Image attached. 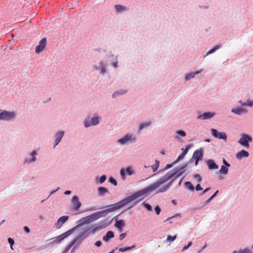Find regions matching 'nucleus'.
<instances>
[{"instance_id": "obj_25", "label": "nucleus", "mask_w": 253, "mask_h": 253, "mask_svg": "<svg viewBox=\"0 0 253 253\" xmlns=\"http://www.w3.org/2000/svg\"><path fill=\"white\" fill-rule=\"evenodd\" d=\"M98 195L100 197L103 196L106 193H109L108 189L105 187L100 186L98 187Z\"/></svg>"}, {"instance_id": "obj_38", "label": "nucleus", "mask_w": 253, "mask_h": 253, "mask_svg": "<svg viewBox=\"0 0 253 253\" xmlns=\"http://www.w3.org/2000/svg\"><path fill=\"white\" fill-rule=\"evenodd\" d=\"M230 167H228L227 166H221V168L219 171V172L223 175H226L228 173L229 168Z\"/></svg>"}, {"instance_id": "obj_21", "label": "nucleus", "mask_w": 253, "mask_h": 253, "mask_svg": "<svg viewBox=\"0 0 253 253\" xmlns=\"http://www.w3.org/2000/svg\"><path fill=\"white\" fill-rule=\"evenodd\" d=\"M125 225V221L124 219H119V220H116V222H115L114 224V226L118 229V230L120 232H122L123 230V228Z\"/></svg>"}, {"instance_id": "obj_7", "label": "nucleus", "mask_w": 253, "mask_h": 253, "mask_svg": "<svg viewBox=\"0 0 253 253\" xmlns=\"http://www.w3.org/2000/svg\"><path fill=\"white\" fill-rule=\"evenodd\" d=\"M101 118L98 116H95L92 117L90 121L89 118L85 119L84 121V125L85 128L89 127L90 126H95L99 123Z\"/></svg>"}, {"instance_id": "obj_54", "label": "nucleus", "mask_w": 253, "mask_h": 253, "mask_svg": "<svg viewBox=\"0 0 253 253\" xmlns=\"http://www.w3.org/2000/svg\"><path fill=\"white\" fill-rule=\"evenodd\" d=\"M50 240H53V241L48 243V245L49 247H52L55 244H60L57 239L55 238V237L51 238Z\"/></svg>"}, {"instance_id": "obj_13", "label": "nucleus", "mask_w": 253, "mask_h": 253, "mask_svg": "<svg viewBox=\"0 0 253 253\" xmlns=\"http://www.w3.org/2000/svg\"><path fill=\"white\" fill-rule=\"evenodd\" d=\"M215 114L212 112H206L203 113L202 114H200L198 116L197 119L199 120H210L213 118L215 116Z\"/></svg>"}, {"instance_id": "obj_35", "label": "nucleus", "mask_w": 253, "mask_h": 253, "mask_svg": "<svg viewBox=\"0 0 253 253\" xmlns=\"http://www.w3.org/2000/svg\"><path fill=\"white\" fill-rule=\"evenodd\" d=\"M184 186L188 190H189L191 191H194L195 190V187L194 186L193 184L190 181H187L184 182Z\"/></svg>"}, {"instance_id": "obj_32", "label": "nucleus", "mask_w": 253, "mask_h": 253, "mask_svg": "<svg viewBox=\"0 0 253 253\" xmlns=\"http://www.w3.org/2000/svg\"><path fill=\"white\" fill-rule=\"evenodd\" d=\"M135 248H136V244L134 243L131 246H127V247H125L120 248L119 249V251L120 252L124 253V252H125L135 249Z\"/></svg>"}, {"instance_id": "obj_42", "label": "nucleus", "mask_w": 253, "mask_h": 253, "mask_svg": "<svg viewBox=\"0 0 253 253\" xmlns=\"http://www.w3.org/2000/svg\"><path fill=\"white\" fill-rule=\"evenodd\" d=\"M193 144L192 143H190L188 145H186V148H182L181 149V150H182V153L181 154H182L183 155H184V156H186V155L187 154L189 150L192 148L193 147Z\"/></svg>"}, {"instance_id": "obj_27", "label": "nucleus", "mask_w": 253, "mask_h": 253, "mask_svg": "<svg viewBox=\"0 0 253 253\" xmlns=\"http://www.w3.org/2000/svg\"><path fill=\"white\" fill-rule=\"evenodd\" d=\"M80 222H81L83 226V225L88 224L91 222L90 221L89 215H87V216L81 218L80 219L77 220V223H79Z\"/></svg>"}, {"instance_id": "obj_46", "label": "nucleus", "mask_w": 253, "mask_h": 253, "mask_svg": "<svg viewBox=\"0 0 253 253\" xmlns=\"http://www.w3.org/2000/svg\"><path fill=\"white\" fill-rule=\"evenodd\" d=\"M181 216V214L180 213H176V214H174V215H173L172 216L168 217L167 219H166L164 221V222L169 221V223H172L173 222V221H171V219H172L173 218H175L176 217H179V218H180Z\"/></svg>"}, {"instance_id": "obj_55", "label": "nucleus", "mask_w": 253, "mask_h": 253, "mask_svg": "<svg viewBox=\"0 0 253 253\" xmlns=\"http://www.w3.org/2000/svg\"><path fill=\"white\" fill-rule=\"evenodd\" d=\"M177 238V235H175L174 236L168 235L167 238V241L172 242H173Z\"/></svg>"}, {"instance_id": "obj_24", "label": "nucleus", "mask_w": 253, "mask_h": 253, "mask_svg": "<svg viewBox=\"0 0 253 253\" xmlns=\"http://www.w3.org/2000/svg\"><path fill=\"white\" fill-rule=\"evenodd\" d=\"M136 199L137 198L136 197V196L134 193L133 194L128 196L122 200H123V202H124L126 206V205L132 202Z\"/></svg>"}, {"instance_id": "obj_9", "label": "nucleus", "mask_w": 253, "mask_h": 253, "mask_svg": "<svg viewBox=\"0 0 253 253\" xmlns=\"http://www.w3.org/2000/svg\"><path fill=\"white\" fill-rule=\"evenodd\" d=\"M120 173L121 178L124 180L126 178V175L129 176L133 175L134 173V170L131 167H127L125 169H121Z\"/></svg>"}, {"instance_id": "obj_63", "label": "nucleus", "mask_w": 253, "mask_h": 253, "mask_svg": "<svg viewBox=\"0 0 253 253\" xmlns=\"http://www.w3.org/2000/svg\"><path fill=\"white\" fill-rule=\"evenodd\" d=\"M193 177L197 179V180L200 182L202 180V178L199 173H195L193 174Z\"/></svg>"}, {"instance_id": "obj_57", "label": "nucleus", "mask_w": 253, "mask_h": 253, "mask_svg": "<svg viewBox=\"0 0 253 253\" xmlns=\"http://www.w3.org/2000/svg\"><path fill=\"white\" fill-rule=\"evenodd\" d=\"M108 181L114 186H117L118 184L117 181L116 179L111 176L108 179Z\"/></svg>"}, {"instance_id": "obj_11", "label": "nucleus", "mask_w": 253, "mask_h": 253, "mask_svg": "<svg viewBox=\"0 0 253 253\" xmlns=\"http://www.w3.org/2000/svg\"><path fill=\"white\" fill-rule=\"evenodd\" d=\"M72 208L74 210H78L82 206V203L80 201L78 196L74 195L71 200Z\"/></svg>"}, {"instance_id": "obj_60", "label": "nucleus", "mask_w": 253, "mask_h": 253, "mask_svg": "<svg viewBox=\"0 0 253 253\" xmlns=\"http://www.w3.org/2000/svg\"><path fill=\"white\" fill-rule=\"evenodd\" d=\"M185 156H184V155H183L182 154H180L177 158V159L174 161V163H175V164L177 163H178L179 162L182 161L184 157Z\"/></svg>"}, {"instance_id": "obj_19", "label": "nucleus", "mask_w": 253, "mask_h": 253, "mask_svg": "<svg viewBox=\"0 0 253 253\" xmlns=\"http://www.w3.org/2000/svg\"><path fill=\"white\" fill-rule=\"evenodd\" d=\"M188 166V164H183L180 166H179L177 168L174 169V170L175 171L177 175L178 174H180V176L185 171V170H184L187 166Z\"/></svg>"}, {"instance_id": "obj_44", "label": "nucleus", "mask_w": 253, "mask_h": 253, "mask_svg": "<svg viewBox=\"0 0 253 253\" xmlns=\"http://www.w3.org/2000/svg\"><path fill=\"white\" fill-rule=\"evenodd\" d=\"M98 218L105 217L108 215L105 209L96 212Z\"/></svg>"}, {"instance_id": "obj_59", "label": "nucleus", "mask_w": 253, "mask_h": 253, "mask_svg": "<svg viewBox=\"0 0 253 253\" xmlns=\"http://www.w3.org/2000/svg\"><path fill=\"white\" fill-rule=\"evenodd\" d=\"M116 204L119 210L126 206L123 200L120 201L117 203H116Z\"/></svg>"}, {"instance_id": "obj_37", "label": "nucleus", "mask_w": 253, "mask_h": 253, "mask_svg": "<svg viewBox=\"0 0 253 253\" xmlns=\"http://www.w3.org/2000/svg\"><path fill=\"white\" fill-rule=\"evenodd\" d=\"M99 67H100L99 70V72L101 75H104L106 73L107 71L106 69V67L104 64V62L103 61H100L99 63Z\"/></svg>"}, {"instance_id": "obj_51", "label": "nucleus", "mask_w": 253, "mask_h": 253, "mask_svg": "<svg viewBox=\"0 0 253 253\" xmlns=\"http://www.w3.org/2000/svg\"><path fill=\"white\" fill-rule=\"evenodd\" d=\"M88 215L91 222L99 219L96 212H94Z\"/></svg>"}, {"instance_id": "obj_15", "label": "nucleus", "mask_w": 253, "mask_h": 253, "mask_svg": "<svg viewBox=\"0 0 253 253\" xmlns=\"http://www.w3.org/2000/svg\"><path fill=\"white\" fill-rule=\"evenodd\" d=\"M65 132L63 130H58L55 134V139L54 142V147L57 146L61 141L64 135Z\"/></svg>"}, {"instance_id": "obj_30", "label": "nucleus", "mask_w": 253, "mask_h": 253, "mask_svg": "<svg viewBox=\"0 0 253 253\" xmlns=\"http://www.w3.org/2000/svg\"><path fill=\"white\" fill-rule=\"evenodd\" d=\"M91 227L89 226H86L82 229L81 232L85 236L86 238H87L90 234H91Z\"/></svg>"}, {"instance_id": "obj_52", "label": "nucleus", "mask_w": 253, "mask_h": 253, "mask_svg": "<svg viewBox=\"0 0 253 253\" xmlns=\"http://www.w3.org/2000/svg\"><path fill=\"white\" fill-rule=\"evenodd\" d=\"M103 227L102 225H100L99 226L93 227L92 229L91 228V232L92 234H95L97 231L103 229Z\"/></svg>"}, {"instance_id": "obj_64", "label": "nucleus", "mask_w": 253, "mask_h": 253, "mask_svg": "<svg viewBox=\"0 0 253 253\" xmlns=\"http://www.w3.org/2000/svg\"><path fill=\"white\" fill-rule=\"evenodd\" d=\"M154 211L157 215H159L160 214L162 210H161L160 207L159 206L157 205L154 208Z\"/></svg>"}, {"instance_id": "obj_12", "label": "nucleus", "mask_w": 253, "mask_h": 253, "mask_svg": "<svg viewBox=\"0 0 253 253\" xmlns=\"http://www.w3.org/2000/svg\"><path fill=\"white\" fill-rule=\"evenodd\" d=\"M37 155V151L36 150H33L30 154V156L31 157V158H26L23 162V164H30L36 162L37 160V158L36 156Z\"/></svg>"}, {"instance_id": "obj_18", "label": "nucleus", "mask_w": 253, "mask_h": 253, "mask_svg": "<svg viewBox=\"0 0 253 253\" xmlns=\"http://www.w3.org/2000/svg\"><path fill=\"white\" fill-rule=\"evenodd\" d=\"M231 112L234 113L235 114L240 116L244 113H247L248 112V110L247 109L242 108L241 107H238L237 108H232L231 109Z\"/></svg>"}, {"instance_id": "obj_41", "label": "nucleus", "mask_w": 253, "mask_h": 253, "mask_svg": "<svg viewBox=\"0 0 253 253\" xmlns=\"http://www.w3.org/2000/svg\"><path fill=\"white\" fill-rule=\"evenodd\" d=\"M152 124L151 121H149L148 122H143L141 123L139 126V130H142L144 128H147L149 126Z\"/></svg>"}, {"instance_id": "obj_61", "label": "nucleus", "mask_w": 253, "mask_h": 253, "mask_svg": "<svg viewBox=\"0 0 253 253\" xmlns=\"http://www.w3.org/2000/svg\"><path fill=\"white\" fill-rule=\"evenodd\" d=\"M206 205H207V204H205V202H204L203 203H202L201 204L199 205L197 207H195L193 209V210L199 211V210L202 209L204 207V206H205Z\"/></svg>"}, {"instance_id": "obj_39", "label": "nucleus", "mask_w": 253, "mask_h": 253, "mask_svg": "<svg viewBox=\"0 0 253 253\" xmlns=\"http://www.w3.org/2000/svg\"><path fill=\"white\" fill-rule=\"evenodd\" d=\"M239 103L242 106H249L251 107L253 106V100L248 99L246 102H242V100H239Z\"/></svg>"}, {"instance_id": "obj_49", "label": "nucleus", "mask_w": 253, "mask_h": 253, "mask_svg": "<svg viewBox=\"0 0 253 253\" xmlns=\"http://www.w3.org/2000/svg\"><path fill=\"white\" fill-rule=\"evenodd\" d=\"M219 190H216L209 199L205 201V204H209L218 193Z\"/></svg>"}, {"instance_id": "obj_2", "label": "nucleus", "mask_w": 253, "mask_h": 253, "mask_svg": "<svg viewBox=\"0 0 253 253\" xmlns=\"http://www.w3.org/2000/svg\"><path fill=\"white\" fill-rule=\"evenodd\" d=\"M160 186L158 183L157 181H156L154 183L151 184L150 185L144 187L143 189H141L134 193L136 198H138L141 196H143V198L141 200L137 201H135L132 205H130L128 207L126 211L129 210L131 209L133 207H134L136 205H137L140 201L142 200L143 198L146 197L150 193L153 191Z\"/></svg>"}, {"instance_id": "obj_4", "label": "nucleus", "mask_w": 253, "mask_h": 253, "mask_svg": "<svg viewBox=\"0 0 253 253\" xmlns=\"http://www.w3.org/2000/svg\"><path fill=\"white\" fill-rule=\"evenodd\" d=\"M136 141V137L133 134H126L124 136L120 138L118 142L121 145L128 144L131 143H135Z\"/></svg>"}, {"instance_id": "obj_14", "label": "nucleus", "mask_w": 253, "mask_h": 253, "mask_svg": "<svg viewBox=\"0 0 253 253\" xmlns=\"http://www.w3.org/2000/svg\"><path fill=\"white\" fill-rule=\"evenodd\" d=\"M69 218L68 215H63L60 217L55 223V226L57 229H59L61 227L62 225L64 224Z\"/></svg>"}, {"instance_id": "obj_58", "label": "nucleus", "mask_w": 253, "mask_h": 253, "mask_svg": "<svg viewBox=\"0 0 253 253\" xmlns=\"http://www.w3.org/2000/svg\"><path fill=\"white\" fill-rule=\"evenodd\" d=\"M118 56H116L115 61L111 63V65L114 68H117L118 67Z\"/></svg>"}, {"instance_id": "obj_34", "label": "nucleus", "mask_w": 253, "mask_h": 253, "mask_svg": "<svg viewBox=\"0 0 253 253\" xmlns=\"http://www.w3.org/2000/svg\"><path fill=\"white\" fill-rule=\"evenodd\" d=\"M232 253H253L252 250L249 248H246L244 249H240L238 251L235 250Z\"/></svg>"}, {"instance_id": "obj_28", "label": "nucleus", "mask_w": 253, "mask_h": 253, "mask_svg": "<svg viewBox=\"0 0 253 253\" xmlns=\"http://www.w3.org/2000/svg\"><path fill=\"white\" fill-rule=\"evenodd\" d=\"M127 91L126 89H124L117 90L113 93L112 97L113 98H117L119 96L123 95L126 94L127 92Z\"/></svg>"}, {"instance_id": "obj_53", "label": "nucleus", "mask_w": 253, "mask_h": 253, "mask_svg": "<svg viewBox=\"0 0 253 253\" xmlns=\"http://www.w3.org/2000/svg\"><path fill=\"white\" fill-rule=\"evenodd\" d=\"M106 179H107V176L105 174L101 175L99 177V179H98V177H96V180H98V182L100 184H102L103 183H104L105 181V180H106Z\"/></svg>"}, {"instance_id": "obj_1", "label": "nucleus", "mask_w": 253, "mask_h": 253, "mask_svg": "<svg viewBox=\"0 0 253 253\" xmlns=\"http://www.w3.org/2000/svg\"><path fill=\"white\" fill-rule=\"evenodd\" d=\"M160 186L158 183L157 181H156L154 183L151 184L150 185L144 187L143 189H141L134 193L136 198H138L141 196H143V198L141 200L137 201H135L132 205H130L128 207L126 211L129 210L131 209L133 207H134L136 205H137L140 201L142 200L143 198L146 197L150 193L153 191Z\"/></svg>"}, {"instance_id": "obj_20", "label": "nucleus", "mask_w": 253, "mask_h": 253, "mask_svg": "<svg viewBox=\"0 0 253 253\" xmlns=\"http://www.w3.org/2000/svg\"><path fill=\"white\" fill-rule=\"evenodd\" d=\"M249 156V152L244 149L240 151L236 154V158L238 160H241L243 158H247Z\"/></svg>"}, {"instance_id": "obj_40", "label": "nucleus", "mask_w": 253, "mask_h": 253, "mask_svg": "<svg viewBox=\"0 0 253 253\" xmlns=\"http://www.w3.org/2000/svg\"><path fill=\"white\" fill-rule=\"evenodd\" d=\"M76 239L77 241V244H81L82 242L86 239L85 236H84L83 233L81 232L80 234L78 236H77Z\"/></svg>"}, {"instance_id": "obj_6", "label": "nucleus", "mask_w": 253, "mask_h": 253, "mask_svg": "<svg viewBox=\"0 0 253 253\" xmlns=\"http://www.w3.org/2000/svg\"><path fill=\"white\" fill-rule=\"evenodd\" d=\"M176 175H177L175 171L173 169L170 172H167L164 176L161 177L159 179H158L157 181L161 186L162 184L165 183L167 181L170 180L172 177H174Z\"/></svg>"}, {"instance_id": "obj_47", "label": "nucleus", "mask_w": 253, "mask_h": 253, "mask_svg": "<svg viewBox=\"0 0 253 253\" xmlns=\"http://www.w3.org/2000/svg\"><path fill=\"white\" fill-rule=\"evenodd\" d=\"M179 177H180V174L175 175L172 180H171L167 185H165L168 189H169L171 186L173 182Z\"/></svg>"}, {"instance_id": "obj_33", "label": "nucleus", "mask_w": 253, "mask_h": 253, "mask_svg": "<svg viewBox=\"0 0 253 253\" xmlns=\"http://www.w3.org/2000/svg\"><path fill=\"white\" fill-rule=\"evenodd\" d=\"M114 8L117 12H122L123 11L127 10V8L126 6L121 4H116L114 6Z\"/></svg>"}, {"instance_id": "obj_22", "label": "nucleus", "mask_w": 253, "mask_h": 253, "mask_svg": "<svg viewBox=\"0 0 253 253\" xmlns=\"http://www.w3.org/2000/svg\"><path fill=\"white\" fill-rule=\"evenodd\" d=\"M105 208H106L105 210L108 214L110 213L114 212L119 210V209L117 207L116 203L111 205H109L106 206Z\"/></svg>"}, {"instance_id": "obj_3", "label": "nucleus", "mask_w": 253, "mask_h": 253, "mask_svg": "<svg viewBox=\"0 0 253 253\" xmlns=\"http://www.w3.org/2000/svg\"><path fill=\"white\" fill-rule=\"evenodd\" d=\"M16 117L15 112L6 110L0 109V120L4 121H11Z\"/></svg>"}, {"instance_id": "obj_26", "label": "nucleus", "mask_w": 253, "mask_h": 253, "mask_svg": "<svg viewBox=\"0 0 253 253\" xmlns=\"http://www.w3.org/2000/svg\"><path fill=\"white\" fill-rule=\"evenodd\" d=\"M114 233L112 231H108L105 235L103 237L102 240L104 242H108L109 240L114 237Z\"/></svg>"}, {"instance_id": "obj_16", "label": "nucleus", "mask_w": 253, "mask_h": 253, "mask_svg": "<svg viewBox=\"0 0 253 253\" xmlns=\"http://www.w3.org/2000/svg\"><path fill=\"white\" fill-rule=\"evenodd\" d=\"M204 154V150L203 148H201L199 149L195 150L192 156L193 157V158H195V159L202 160Z\"/></svg>"}, {"instance_id": "obj_36", "label": "nucleus", "mask_w": 253, "mask_h": 253, "mask_svg": "<svg viewBox=\"0 0 253 253\" xmlns=\"http://www.w3.org/2000/svg\"><path fill=\"white\" fill-rule=\"evenodd\" d=\"M69 236L66 232V231L62 234L57 236L55 237V238H56L59 243H60L63 240L65 239L68 238Z\"/></svg>"}, {"instance_id": "obj_5", "label": "nucleus", "mask_w": 253, "mask_h": 253, "mask_svg": "<svg viewBox=\"0 0 253 253\" xmlns=\"http://www.w3.org/2000/svg\"><path fill=\"white\" fill-rule=\"evenodd\" d=\"M253 141V138L250 135L244 133L241 137L239 139L238 142L242 146L246 148L250 147V143Z\"/></svg>"}, {"instance_id": "obj_8", "label": "nucleus", "mask_w": 253, "mask_h": 253, "mask_svg": "<svg viewBox=\"0 0 253 253\" xmlns=\"http://www.w3.org/2000/svg\"><path fill=\"white\" fill-rule=\"evenodd\" d=\"M211 132L212 136L215 138L223 140L226 141L227 139V136L224 132H219L216 129L211 128Z\"/></svg>"}, {"instance_id": "obj_62", "label": "nucleus", "mask_w": 253, "mask_h": 253, "mask_svg": "<svg viewBox=\"0 0 253 253\" xmlns=\"http://www.w3.org/2000/svg\"><path fill=\"white\" fill-rule=\"evenodd\" d=\"M175 164V163H174V162L173 163H172L171 164H167L164 169L162 170H161L159 171V172L162 171H163V170H166V169H169L170 168H171V167H172Z\"/></svg>"}, {"instance_id": "obj_56", "label": "nucleus", "mask_w": 253, "mask_h": 253, "mask_svg": "<svg viewBox=\"0 0 253 253\" xmlns=\"http://www.w3.org/2000/svg\"><path fill=\"white\" fill-rule=\"evenodd\" d=\"M7 242H8V243H9V244L10 245V247L11 250H13L14 249L13 248V246L14 244V239L12 238L9 237L7 239Z\"/></svg>"}, {"instance_id": "obj_31", "label": "nucleus", "mask_w": 253, "mask_h": 253, "mask_svg": "<svg viewBox=\"0 0 253 253\" xmlns=\"http://www.w3.org/2000/svg\"><path fill=\"white\" fill-rule=\"evenodd\" d=\"M82 226H83V225L82 224V223L81 222H80L79 224H77V225H76L72 228L68 230V231H66V232L67 233L68 235L70 236V235H72V234L73 232H74L76 231L77 230H78V229H79Z\"/></svg>"}, {"instance_id": "obj_17", "label": "nucleus", "mask_w": 253, "mask_h": 253, "mask_svg": "<svg viewBox=\"0 0 253 253\" xmlns=\"http://www.w3.org/2000/svg\"><path fill=\"white\" fill-rule=\"evenodd\" d=\"M206 164L210 170L217 169L218 168V165L212 159L207 160L206 161Z\"/></svg>"}, {"instance_id": "obj_10", "label": "nucleus", "mask_w": 253, "mask_h": 253, "mask_svg": "<svg viewBox=\"0 0 253 253\" xmlns=\"http://www.w3.org/2000/svg\"><path fill=\"white\" fill-rule=\"evenodd\" d=\"M47 43V39L45 37L43 38L40 41L39 44L36 47L35 52L37 54L43 51Z\"/></svg>"}, {"instance_id": "obj_48", "label": "nucleus", "mask_w": 253, "mask_h": 253, "mask_svg": "<svg viewBox=\"0 0 253 253\" xmlns=\"http://www.w3.org/2000/svg\"><path fill=\"white\" fill-rule=\"evenodd\" d=\"M141 205L143 208H145L148 211H152V207L149 204L146 203L145 202H144L142 203Z\"/></svg>"}, {"instance_id": "obj_43", "label": "nucleus", "mask_w": 253, "mask_h": 253, "mask_svg": "<svg viewBox=\"0 0 253 253\" xmlns=\"http://www.w3.org/2000/svg\"><path fill=\"white\" fill-rule=\"evenodd\" d=\"M159 165L160 161L158 160H155V164L151 166L153 172H156L158 170Z\"/></svg>"}, {"instance_id": "obj_45", "label": "nucleus", "mask_w": 253, "mask_h": 253, "mask_svg": "<svg viewBox=\"0 0 253 253\" xmlns=\"http://www.w3.org/2000/svg\"><path fill=\"white\" fill-rule=\"evenodd\" d=\"M176 134L177 135L176 138L177 139H179V136L181 137H185L186 135V132L182 129H179L176 130Z\"/></svg>"}, {"instance_id": "obj_29", "label": "nucleus", "mask_w": 253, "mask_h": 253, "mask_svg": "<svg viewBox=\"0 0 253 253\" xmlns=\"http://www.w3.org/2000/svg\"><path fill=\"white\" fill-rule=\"evenodd\" d=\"M221 47V44H218L214 45L211 47V49H210L206 53V55L204 56V57H205L206 56L212 54L214 53L216 50L220 49Z\"/></svg>"}, {"instance_id": "obj_50", "label": "nucleus", "mask_w": 253, "mask_h": 253, "mask_svg": "<svg viewBox=\"0 0 253 253\" xmlns=\"http://www.w3.org/2000/svg\"><path fill=\"white\" fill-rule=\"evenodd\" d=\"M88 215L91 222L99 219L96 212H94Z\"/></svg>"}, {"instance_id": "obj_23", "label": "nucleus", "mask_w": 253, "mask_h": 253, "mask_svg": "<svg viewBox=\"0 0 253 253\" xmlns=\"http://www.w3.org/2000/svg\"><path fill=\"white\" fill-rule=\"evenodd\" d=\"M203 71L202 69L200 70H197L193 72H191L190 73L187 74L185 76V81H189L191 79H193L195 77V75L200 73Z\"/></svg>"}]
</instances>
